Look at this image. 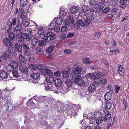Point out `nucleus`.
<instances>
[{"label": "nucleus", "instance_id": "nucleus-1", "mask_svg": "<svg viewBox=\"0 0 129 129\" xmlns=\"http://www.w3.org/2000/svg\"><path fill=\"white\" fill-rule=\"evenodd\" d=\"M81 73H78L71 75L72 76V81L75 84L82 87H86L88 85V82L84 81L83 79L80 77L81 75Z\"/></svg>", "mask_w": 129, "mask_h": 129}, {"label": "nucleus", "instance_id": "nucleus-2", "mask_svg": "<svg viewBox=\"0 0 129 129\" xmlns=\"http://www.w3.org/2000/svg\"><path fill=\"white\" fill-rule=\"evenodd\" d=\"M47 29L49 30H53L55 32H58L60 30V27L55 23H53V21L50 23L47 26Z\"/></svg>", "mask_w": 129, "mask_h": 129}, {"label": "nucleus", "instance_id": "nucleus-3", "mask_svg": "<svg viewBox=\"0 0 129 129\" xmlns=\"http://www.w3.org/2000/svg\"><path fill=\"white\" fill-rule=\"evenodd\" d=\"M23 20L22 18H18L17 20V24L15 28L14 29V31L15 32L17 33V31H21L22 28L21 25L23 24Z\"/></svg>", "mask_w": 129, "mask_h": 129}, {"label": "nucleus", "instance_id": "nucleus-4", "mask_svg": "<svg viewBox=\"0 0 129 129\" xmlns=\"http://www.w3.org/2000/svg\"><path fill=\"white\" fill-rule=\"evenodd\" d=\"M24 35L23 33L21 32H20V34L19 33L16 34V38L18 42L22 43L24 41V39H26V37Z\"/></svg>", "mask_w": 129, "mask_h": 129}, {"label": "nucleus", "instance_id": "nucleus-5", "mask_svg": "<svg viewBox=\"0 0 129 129\" xmlns=\"http://www.w3.org/2000/svg\"><path fill=\"white\" fill-rule=\"evenodd\" d=\"M32 30L31 28H28L26 29L25 30V33H23L27 41H29L31 39L29 36L32 35Z\"/></svg>", "mask_w": 129, "mask_h": 129}, {"label": "nucleus", "instance_id": "nucleus-6", "mask_svg": "<svg viewBox=\"0 0 129 129\" xmlns=\"http://www.w3.org/2000/svg\"><path fill=\"white\" fill-rule=\"evenodd\" d=\"M71 69L69 67H67L63 71L61 72L62 77L64 78H67L70 76V72Z\"/></svg>", "mask_w": 129, "mask_h": 129}, {"label": "nucleus", "instance_id": "nucleus-7", "mask_svg": "<svg viewBox=\"0 0 129 129\" xmlns=\"http://www.w3.org/2000/svg\"><path fill=\"white\" fill-rule=\"evenodd\" d=\"M0 76L2 79H7V80L11 78L9 74L7 72L5 71L2 72L1 73Z\"/></svg>", "mask_w": 129, "mask_h": 129}, {"label": "nucleus", "instance_id": "nucleus-8", "mask_svg": "<svg viewBox=\"0 0 129 129\" xmlns=\"http://www.w3.org/2000/svg\"><path fill=\"white\" fill-rule=\"evenodd\" d=\"M101 114V112H96L95 114V117L96 118V123H97V124L99 125L100 124L102 123L103 121V117H101L99 118L100 116H96V115H99Z\"/></svg>", "mask_w": 129, "mask_h": 129}, {"label": "nucleus", "instance_id": "nucleus-9", "mask_svg": "<svg viewBox=\"0 0 129 129\" xmlns=\"http://www.w3.org/2000/svg\"><path fill=\"white\" fill-rule=\"evenodd\" d=\"M66 89V88L64 87H56V88L55 89V90H54V92L56 93H58L60 92L61 94H64L66 92L64 90V89Z\"/></svg>", "mask_w": 129, "mask_h": 129}, {"label": "nucleus", "instance_id": "nucleus-10", "mask_svg": "<svg viewBox=\"0 0 129 129\" xmlns=\"http://www.w3.org/2000/svg\"><path fill=\"white\" fill-rule=\"evenodd\" d=\"M11 56L7 51L3 52L1 54V58L2 59L6 60L8 59Z\"/></svg>", "mask_w": 129, "mask_h": 129}, {"label": "nucleus", "instance_id": "nucleus-11", "mask_svg": "<svg viewBox=\"0 0 129 129\" xmlns=\"http://www.w3.org/2000/svg\"><path fill=\"white\" fill-rule=\"evenodd\" d=\"M9 52L13 56L16 55L17 54V51L15 50V49L12 46H10L8 48Z\"/></svg>", "mask_w": 129, "mask_h": 129}, {"label": "nucleus", "instance_id": "nucleus-12", "mask_svg": "<svg viewBox=\"0 0 129 129\" xmlns=\"http://www.w3.org/2000/svg\"><path fill=\"white\" fill-rule=\"evenodd\" d=\"M15 14L16 15L17 14L19 16H22L25 13L24 11V10L22 8H19V10H18L17 7H16L15 8Z\"/></svg>", "mask_w": 129, "mask_h": 129}, {"label": "nucleus", "instance_id": "nucleus-13", "mask_svg": "<svg viewBox=\"0 0 129 129\" xmlns=\"http://www.w3.org/2000/svg\"><path fill=\"white\" fill-rule=\"evenodd\" d=\"M54 85L56 87L61 86L63 84V81L60 79H56L54 81Z\"/></svg>", "mask_w": 129, "mask_h": 129}, {"label": "nucleus", "instance_id": "nucleus-14", "mask_svg": "<svg viewBox=\"0 0 129 129\" xmlns=\"http://www.w3.org/2000/svg\"><path fill=\"white\" fill-rule=\"evenodd\" d=\"M46 96H43L39 97L37 98L36 101L39 103H45L47 101V98Z\"/></svg>", "mask_w": 129, "mask_h": 129}, {"label": "nucleus", "instance_id": "nucleus-15", "mask_svg": "<svg viewBox=\"0 0 129 129\" xmlns=\"http://www.w3.org/2000/svg\"><path fill=\"white\" fill-rule=\"evenodd\" d=\"M11 41L10 40L9 38L6 37L4 39L3 42L5 45L11 46L13 45V44L11 42Z\"/></svg>", "mask_w": 129, "mask_h": 129}, {"label": "nucleus", "instance_id": "nucleus-16", "mask_svg": "<svg viewBox=\"0 0 129 129\" xmlns=\"http://www.w3.org/2000/svg\"><path fill=\"white\" fill-rule=\"evenodd\" d=\"M15 49L17 50L20 54H22V45H21L19 43H16L14 45Z\"/></svg>", "mask_w": 129, "mask_h": 129}, {"label": "nucleus", "instance_id": "nucleus-17", "mask_svg": "<svg viewBox=\"0 0 129 129\" xmlns=\"http://www.w3.org/2000/svg\"><path fill=\"white\" fill-rule=\"evenodd\" d=\"M100 75L96 72L92 73L91 78L92 79L97 80L100 78Z\"/></svg>", "mask_w": 129, "mask_h": 129}, {"label": "nucleus", "instance_id": "nucleus-18", "mask_svg": "<svg viewBox=\"0 0 129 129\" xmlns=\"http://www.w3.org/2000/svg\"><path fill=\"white\" fill-rule=\"evenodd\" d=\"M112 95V94L111 93L109 92H107L104 95L105 101L107 102H108L111 99Z\"/></svg>", "mask_w": 129, "mask_h": 129}, {"label": "nucleus", "instance_id": "nucleus-19", "mask_svg": "<svg viewBox=\"0 0 129 129\" xmlns=\"http://www.w3.org/2000/svg\"><path fill=\"white\" fill-rule=\"evenodd\" d=\"M30 76L31 78L34 79H38L39 78L40 74L38 73L33 72L32 74H30Z\"/></svg>", "mask_w": 129, "mask_h": 129}, {"label": "nucleus", "instance_id": "nucleus-20", "mask_svg": "<svg viewBox=\"0 0 129 129\" xmlns=\"http://www.w3.org/2000/svg\"><path fill=\"white\" fill-rule=\"evenodd\" d=\"M5 99L6 101L5 103L6 106H7V107L8 108L9 107V106H10L12 105L11 100L8 98V97L7 96H5Z\"/></svg>", "mask_w": 129, "mask_h": 129}, {"label": "nucleus", "instance_id": "nucleus-21", "mask_svg": "<svg viewBox=\"0 0 129 129\" xmlns=\"http://www.w3.org/2000/svg\"><path fill=\"white\" fill-rule=\"evenodd\" d=\"M44 29L42 27H39L38 29V34L44 36L45 33Z\"/></svg>", "mask_w": 129, "mask_h": 129}, {"label": "nucleus", "instance_id": "nucleus-22", "mask_svg": "<svg viewBox=\"0 0 129 129\" xmlns=\"http://www.w3.org/2000/svg\"><path fill=\"white\" fill-rule=\"evenodd\" d=\"M51 34H52V33L51 32H49L46 34V35L45 34L43 37V39L45 40L47 42H49V38L51 37Z\"/></svg>", "mask_w": 129, "mask_h": 129}, {"label": "nucleus", "instance_id": "nucleus-23", "mask_svg": "<svg viewBox=\"0 0 129 129\" xmlns=\"http://www.w3.org/2000/svg\"><path fill=\"white\" fill-rule=\"evenodd\" d=\"M127 1V0H120V7L123 9H124L126 8L127 6L126 4Z\"/></svg>", "mask_w": 129, "mask_h": 129}, {"label": "nucleus", "instance_id": "nucleus-24", "mask_svg": "<svg viewBox=\"0 0 129 129\" xmlns=\"http://www.w3.org/2000/svg\"><path fill=\"white\" fill-rule=\"evenodd\" d=\"M72 80H71L69 79H67L65 80V82L67 86L68 87L70 88L72 85Z\"/></svg>", "mask_w": 129, "mask_h": 129}, {"label": "nucleus", "instance_id": "nucleus-25", "mask_svg": "<svg viewBox=\"0 0 129 129\" xmlns=\"http://www.w3.org/2000/svg\"><path fill=\"white\" fill-rule=\"evenodd\" d=\"M29 0H20V6L22 7H25L28 3Z\"/></svg>", "mask_w": 129, "mask_h": 129}, {"label": "nucleus", "instance_id": "nucleus-26", "mask_svg": "<svg viewBox=\"0 0 129 129\" xmlns=\"http://www.w3.org/2000/svg\"><path fill=\"white\" fill-rule=\"evenodd\" d=\"M29 71V70L33 72L36 71V70L37 69V66L36 65L30 64L28 67Z\"/></svg>", "mask_w": 129, "mask_h": 129}, {"label": "nucleus", "instance_id": "nucleus-27", "mask_svg": "<svg viewBox=\"0 0 129 129\" xmlns=\"http://www.w3.org/2000/svg\"><path fill=\"white\" fill-rule=\"evenodd\" d=\"M9 65L11 66L12 67L15 69H17L18 67V63L14 61H11Z\"/></svg>", "mask_w": 129, "mask_h": 129}, {"label": "nucleus", "instance_id": "nucleus-28", "mask_svg": "<svg viewBox=\"0 0 129 129\" xmlns=\"http://www.w3.org/2000/svg\"><path fill=\"white\" fill-rule=\"evenodd\" d=\"M8 37L10 40L12 41H13L15 38V34L13 32H11L9 34Z\"/></svg>", "mask_w": 129, "mask_h": 129}, {"label": "nucleus", "instance_id": "nucleus-29", "mask_svg": "<svg viewBox=\"0 0 129 129\" xmlns=\"http://www.w3.org/2000/svg\"><path fill=\"white\" fill-rule=\"evenodd\" d=\"M92 7V9L88 13H89V14H92L93 15L94 14V13L95 14L99 10V8H98V7L96 6H94Z\"/></svg>", "mask_w": 129, "mask_h": 129}, {"label": "nucleus", "instance_id": "nucleus-30", "mask_svg": "<svg viewBox=\"0 0 129 129\" xmlns=\"http://www.w3.org/2000/svg\"><path fill=\"white\" fill-rule=\"evenodd\" d=\"M96 87L94 84H90L88 88V90L90 92H93L96 90Z\"/></svg>", "mask_w": 129, "mask_h": 129}, {"label": "nucleus", "instance_id": "nucleus-31", "mask_svg": "<svg viewBox=\"0 0 129 129\" xmlns=\"http://www.w3.org/2000/svg\"><path fill=\"white\" fill-rule=\"evenodd\" d=\"M52 84H51L50 83H49V84H46L45 86V89L47 91L49 90H53V89L52 87Z\"/></svg>", "mask_w": 129, "mask_h": 129}, {"label": "nucleus", "instance_id": "nucleus-32", "mask_svg": "<svg viewBox=\"0 0 129 129\" xmlns=\"http://www.w3.org/2000/svg\"><path fill=\"white\" fill-rule=\"evenodd\" d=\"M111 116V113L107 114L105 115L104 117H103V121L106 122L108 121V120L110 119Z\"/></svg>", "mask_w": 129, "mask_h": 129}, {"label": "nucleus", "instance_id": "nucleus-33", "mask_svg": "<svg viewBox=\"0 0 129 129\" xmlns=\"http://www.w3.org/2000/svg\"><path fill=\"white\" fill-rule=\"evenodd\" d=\"M112 107V104L110 102H107L104 108L106 109H110Z\"/></svg>", "mask_w": 129, "mask_h": 129}, {"label": "nucleus", "instance_id": "nucleus-34", "mask_svg": "<svg viewBox=\"0 0 129 129\" xmlns=\"http://www.w3.org/2000/svg\"><path fill=\"white\" fill-rule=\"evenodd\" d=\"M78 8L76 7H72L70 9V12L72 14H75L78 11Z\"/></svg>", "mask_w": 129, "mask_h": 129}, {"label": "nucleus", "instance_id": "nucleus-35", "mask_svg": "<svg viewBox=\"0 0 129 129\" xmlns=\"http://www.w3.org/2000/svg\"><path fill=\"white\" fill-rule=\"evenodd\" d=\"M38 39L36 38H34L31 41V44L34 47L37 46L38 44Z\"/></svg>", "mask_w": 129, "mask_h": 129}, {"label": "nucleus", "instance_id": "nucleus-36", "mask_svg": "<svg viewBox=\"0 0 129 129\" xmlns=\"http://www.w3.org/2000/svg\"><path fill=\"white\" fill-rule=\"evenodd\" d=\"M54 49V46H51L49 47L46 50V52L48 53H51L53 50Z\"/></svg>", "mask_w": 129, "mask_h": 129}, {"label": "nucleus", "instance_id": "nucleus-37", "mask_svg": "<svg viewBox=\"0 0 129 129\" xmlns=\"http://www.w3.org/2000/svg\"><path fill=\"white\" fill-rule=\"evenodd\" d=\"M124 70L122 67V66H120L119 68L118 71L119 74L121 76H123L124 75Z\"/></svg>", "mask_w": 129, "mask_h": 129}, {"label": "nucleus", "instance_id": "nucleus-38", "mask_svg": "<svg viewBox=\"0 0 129 129\" xmlns=\"http://www.w3.org/2000/svg\"><path fill=\"white\" fill-rule=\"evenodd\" d=\"M60 15L61 16H65L66 15V13L64 9L63 8H61L60 9Z\"/></svg>", "mask_w": 129, "mask_h": 129}, {"label": "nucleus", "instance_id": "nucleus-39", "mask_svg": "<svg viewBox=\"0 0 129 129\" xmlns=\"http://www.w3.org/2000/svg\"><path fill=\"white\" fill-rule=\"evenodd\" d=\"M88 12L87 13L85 12L84 11L82 10L80 12L79 15L81 17H84L85 16L87 17L88 16Z\"/></svg>", "mask_w": 129, "mask_h": 129}, {"label": "nucleus", "instance_id": "nucleus-40", "mask_svg": "<svg viewBox=\"0 0 129 129\" xmlns=\"http://www.w3.org/2000/svg\"><path fill=\"white\" fill-rule=\"evenodd\" d=\"M89 4L91 7L96 6L98 4L97 2L95 0H91L89 2Z\"/></svg>", "mask_w": 129, "mask_h": 129}, {"label": "nucleus", "instance_id": "nucleus-41", "mask_svg": "<svg viewBox=\"0 0 129 129\" xmlns=\"http://www.w3.org/2000/svg\"><path fill=\"white\" fill-rule=\"evenodd\" d=\"M83 60L84 62L86 64H90L91 62V61L90 60L88 57L83 58Z\"/></svg>", "mask_w": 129, "mask_h": 129}, {"label": "nucleus", "instance_id": "nucleus-42", "mask_svg": "<svg viewBox=\"0 0 129 129\" xmlns=\"http://www.w3.org/2000/svg\"><path fill=\"white\" fill-rule=\"evenodd\" d=\"M19 59L22 62H25L26 60L24 56L22 55H20L19 57Z\"/></svg>", "mask_w": 129, "mask_h": 129}, {"label": "nucleus", "instance_id": "nucleus-43", "mask_svg": "<svg viewBox=\"0 0 129 129\" xmlns=\"http://www.w3.org/2000/svg\"><path fill=\"white\" fill-rule=\"evenodd\" d=\"M46 68V67L45 66L42 64L38 65L37 66V69L38 70H41L43 71Z\"/></svg>", "mask_w": 129, "mask_h": 129}, {"label": "nucleus", "instance_id": "nucleus-44", "mask_svg": "<svg viewBox=\"0 0 129 129\" xmlns=\"http://www.w3.org/2000/svg\"><path fill=\"white\" fill-rule=\"evenodd\" d=\"M65 25L68 28L70 29L71 28L72 25L71 24L70 25L69 20H66L65 21Z\"/></svg>", "mask_w": 129, "mask_h": 129}, {"label": "nucleus", "instance_id": "nucleus-45", "mask_svg": "<svg viewBox=\"0 0 129 129\" xmlns=\"http://www.w3.org/2000/svg\"><path fill=\"white\" fill-rule=\"evenodd\" d=\"M103 4V3L102 2H99L97 6L99 8V10H101L103 9L104 7V5Z\"/></svg>", "mask_w": 129, "mask_h": 129}, {"label": "nucleus", "instance_id": "nucleus-46", "mask_svg": "<svg viewBox=\"0 0 129 129\" xmlns=\"http://www.w3.org/2000/svg\"><path fill=\"white\" fill-rule=\"evenodd\" d=\"M88 16H88V17H87V19L89 21L91 22L94 19V17L93 16V14H89V13H88Z\"/></svg>", "mask_w": 129, "mask_h": 129}, {"label": "nucleus", "instance_id": "nucleus-47", "mask_svg": "<svg viewBox=\"0 0 129 129\" xmlns=\"http://www.w3.org/2000/svg\"><path fill=\"white\" fill-rule=\"evenodd\" d=\"M88 119H89V122L93 124L96 121V119L94 117H90L88 118Z\"/></svg>", "mask_w": 129, "mask_h": 129}, {"label": "nucleus", "instance_id": "nucleus-48", "mask_svg": "<svg viewBox=\"0 0 129 129\" xmlns=\"http://www.w3.org/2000/svg\"><path fill=\"white\" fill-rule=\"evenodd\" d=\"M45 70L46 74L48 75V76H50L53 75L52 72L50 70L47 69H46Z\"/></svg>", "mask_w": 129, "mask_h": 129}, {"label": "nucleus", "instance_id": "nucleus-49", "mask_svg": "<svg viewBox=\"0 0 129 129\" xmlns=\"http://www.w3.org/2000/svg\"><path fill=\"white\" fill-rule=\"evenodd\" d=\"M36 51L37 54L40 55L43 53V49L40 48H37L36 49Z\"/></svg>", "mask_w": 129, "mask_h": 129}, {"label": "nucleus", "instance_id": "nucleus-50", "mask_svg": "<svg viewBox=\"0 0 129 129\" xmlns=\"http://www.w3.org/2000/svg\"><path fill=\"white\" fill-rule=\"evenodd\" d=\"M62 21V19L61 17H59L55 21V23L58 25H60L61 24Z\"/></svg>", "mask_w": 129, "mask_h": 129}, {"label": "nucleus", "instance_id": "nucleus-51", "mask_svg": "<svg viewBox=\"0 0 129 129\" xmlns=\"http://www.w3.org/2000/svg\"><path fill=\"white\" fill-rule=\"evenodd\" d=\"M73 70L75 73L77 72L78 73H80L82 71V69L80 67H77L74 68Z\"/></svg>", "mask_w": 129, "mask_h": 129}, {"label": "nucleus", "instance_id": "nucleus-52", "mask_svg": "<svg viewBox=\"0 0 129 129\" xmlns=\"http://www.w3.org/2000/svg\"><path fill=\"white\" fill-rule=\"evenodd\" d=\"M46 41L43 40L39 41L38 46L40 47L43 46L46 44Z\"/></svg>", "mask_w": 129, "mask_h": 129}, {"label": "nucleus", "instance_id": "nucleus-53", "mask_svg": "<svg viewBox=\"0 0 129 129\" xmlns=\"http://www.w3.org/2000/svg\"><path fill=\"white\" fill-rule=\"evenodd\" d=\"M107 81L106 79L101 78L100 80L98 82V83L100 84H104L106 83Z\"/></svg>", "mask_w": 129, "mask_h": 129}, {"label": "nucleus", "instance_id": "nucleus-54", "mask_svg": "<svg viewBox=\"0 0 129 129\" xmlns=\"http://www.w3.org/2000/svg\"><path fill=\"white\" fill-rule=\"evenodd\" d=\"M82 10L84 11L85 12H86L89 11L90 10L89 7L87 6H83L82 8Z\"/></svg>", "mask_w": 129, "mask_h": 129}, {"label": "nucleus", "instance_id": "nucleus-55", "mask_svg": "<svg viewBox=\"0 0 129 129\" xmlns=\"http://www.w3.org/2000/svg\"><path fill=\"white\" fill-rule=\"evenodd\" d=\"M77 22L79 23L80 26L82 27H84L85 26H86V25L85 24V22L82 20H78L77 21Z\"/></svg>", "mask_w": 129, "mask_h": 129}, {"label": "nucleus", "instance_id": "nucleus-56", "mask_svg": "<svg viewBox=\"0 0 129 129\" xmlns=\"http://www.w3.org/2000/svg\"><path fill=\"white\" fill-rule=\"evenodd\" d=\"M22 47L25 50H27L29 49V47L26 44H22Z\"/></svg>", "mask_w": 129, "mask_h": 129}, {"label": "nucleus", "instance_id": "nucleus-57", "mask_svg": "<svg viewBox=\"0 0 129 129\" xmlns=\"http://www.w3.org/2000/svg\"><path fill=\"white\" fill-rule=\"evenodd\" d=\"M12 74L13 76L16 77H17L19 76V73L17 70H14L12 72Z\"/></svg>", "mask_w": 129, "mask_h": 129}, {"label": "nucleus", "instance_id": "nucleus-58", "mask_svg": "<svg viewBox=\"0 0 129 129\" xmlns=\"http://www.w3.org/2000/svg\"><path fill=\"white\" fill-rule=\"evenodd\" d=\"M26 104L27 105H28L29 106H33L35 104V103L33 102L32 100L30 99L27 102Z\"/></svg>", "mask_w": 129, "mask_h": 129}, {"label": "nucleus", "instance_id": "nucleus-59", "mask_svg": "<svg viewBox=\"0 0 129 129\" xmlns=\"http://www.w3.org/2000/svg\"><path fill=\"white\" fill-rule=\"evenodd\" d=\"M18 18L17 19L15 17H14L12 18V21L11 22L12 24L14 26L16 24V22L17 21V20Z\"/></svg>", "mask_w": 129, "mask_h": 129}, {"label": "nucleus", "instance_id": "nucleus-60", "mask_svg": "<svg viewBox=\"0 0 129 129\" xmlns=\"http://www.w3.org/2000/svg\"><path fill=\"white\" fill-rule=\"evenodd\" d=\"M23 52V54L25 56H28L30 55V51L28 50H24Z\"/></svg>", "mask_w": 129, "mask_h": 129}, {"label": "nucleus", "instance_id": "nucleus-61", "mask_svg": "<svg viewBox=\"0 0 129 129\" xmlns=\"http://www.w3.org/2000/svg\"><path fill=\"white\" fill-rule=\"evenodd\" d=\"M49 79V83H50L51 84H52V83L54 81V79L52 77H47V79Z\"/></svg>", "mask_w": 129, "mask_h": 129}, {"label": "nucleus", "instance_id": "nucleus-62", "mask_svg": "<svg viewBox=\"0 0 129 129\" xmlns=\"http://www.w3.org/2000/svg\"><path fill=\"white\" fill-rule=\"evenodd\" d=\"M6 24L8 27L12 28V24L11 22L9 20L7 21L6 22Z\"/></svg>", "mask_w": 129, "mask_h": 129}, {"label": "nucleus", "instance_id": "nucleus-63", "mask_svg": "<svg viewBox=\"0 0 129 129\" xmlns=\"http://www.w3.org/2000/svg\"><path fill=\"white\" fill-rule=\"evenodd\" d=\"M56 36L55 34H53L51 35V37L49 38V40H53L56 38Z\"/></svg>", "mask_w": 129, "mask_h": 129}, {"label": "nucleus", "instance_id": "nucleus-64", "mask_svg": "<svg viewBox=\"0 0 129 129\" xmlns=\"http://www.w3.org/2000/svg\"><path fill=\"white\" fill-rule=\"evenodd\" d=\"M68 29V27L65 26L62 27L61 29V31L62 32H64L67 31Z\"/></svg>", "mask_w": 129, "mask_h": 129}]
</instances>
